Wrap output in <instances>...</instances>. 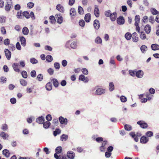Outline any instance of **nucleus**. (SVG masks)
I'll return each instance as SVG.
<instances>
[{
    "label": "nucleus",
    "instance_id": "obj_1",
    "mask_svg": "<svg viewBox=\"0 0 159 159\" xmlns=\"http://www.w3.org/2000/svg\"><path fill=\"white\" fill-rule=\"evenodd\" d=\"M137 124L139 125L140 127L143 129H146L148 127L147 124L143 120L137 121Z\"/></svg>",
    "mask_w": 159,
    "mask_h": 159
},
{
    "label": "nucleus",
    "instance_id": "obj_2",
    "mask_svg": "<svg viewBox=\"0 0 159 159\" xmlns=\"http://www.w3.org/2000/svg\"><path fill=\"white\" fill-rule=\"evenodd\" d=\"M12 7L11 0H7V3L5 8L7 11H9Z\"/></svg>",
    "mask_w": 159,
    "mask_h": 159
},
{
    "label": "nucleus",
    "instance_id": "obj_3",
    "mask_svg": "<svg viewBox=\"0 0 159 159\" xmlns=\"http://www.w3.org/2000/svg\"><path fill=\"white\" fill-rule=\"evenodd\" d=\"M107 140H104L102 143L101 145L99 148L101 152H103L105 151L107 148L106 146L107 144Z\"/></svg>",
    "mask_w": 159,
    "mask_h": 159
},
{
    "label": "nucleus",
    "instance_id": "obj_4",
    "mask_svg": "<svg viewBox=\"0 0 159 159\" xmlns=\"http://www.w3.org/2000/svg\"><path fill=\"white\" fill-rule=\"evenodd\" d=\"M105 93V89L102 88L97 89L95 92V94L97 95H101L104 94Z\"/></svg>",
    "mask_w": 159,
    "mask_h": 159
},
{
    "label": "nucleus",
    "instance_id": "obj_5",
    "mask_svg": "<svg viewBox=\"0 0 159 159\" xmlns=\"http://www.w3.org/2000/svg\"><path fill=\"white\" fill-rule=\"evenodd\" d=\"M60 123L62 125H66L68 123L67 119L64 118L63 117L61 116L59 118Z\"/></svg>",
    "mask_w": 159,
    "mask_h": 159
},
{
    "label": "nucleus",
    "instance_id": "obj_6",
    "mask_svg": "<svg viewBox=\"0 0 159 159\" xmlns=\"http://www.w3.org/2000/svg\"><path fill=\"white\" fill-rule=\"evenodd\" d=\"M117 22L118 24L120 25H123L125 23V19L122 16H120L117 19Z\"/></svg>",
    "mask_w": 159,
    "mask_h": 159
},
{
    "label": "nucleus",
    "instance_id": "obj_7",
    "mask_svg": "<svg viewBox=\"0 0 159 159\" xmlns=\"http://www.w3.org/2000/svg\"><path fill=\"white\" fill-rule=\"evenodd\" d=\"M5 55L7 60L10 59L11 56V52L7 49H5L4 50Z\"/></svg>",
    "mask_w": 159,
    "mask_h": 159
},
{
    "label": "nucleus",
    "instance_id": "obj_8",
    "mask_svg": "<svg viewBox=\"0 0 159 159\" xmlns=\"http://www.w3.org/2000/svg\"><path fill=\"white\" fill-rule=\"evenodd\" d=\"M51 82H52L55 88L59 86V83L57 80L54 78H51L50 79Z\"/></svg>",
    "mask_w": 159,
    "mask_h": 159
},
{
    "label": "nucleus",
    "instance_id": "obj_9",
    "mask_svg": "<svg viewBox=\"0 0 159 159\" xmlns=\"http://www.w3.org/2000/svg\"><path fill=\"white\" fill-rule=\"evenodd\" d=\"M149 141V138L144 136H142L140 138V142L142 143H146Z\"/></svg>",
    "mask_w": 159,
    "mask_h": 159
},
{
    "label": "nucleus",
    "instance_id": "obj_10",
    "mask_svg": "<svg viewBox=\"0 0 159 159\" xmlns=\"http://www.w3.org/2000/svg\"><path fill=\"white\" fill-rule=\"evenodd\" d=\"M93 26L96 30H98L100 26L99 21L97 20H95L93 21Z\"/></svg>",
    "mask_w": 159,
    "mask_h": 159
},
{
    "label": "nucleus",
    "instance_id": "obj_11",
    "mask_svg": "<svg viewBox=\"0 0 159 159\" xmlns=\"http://www.w3.org/2000/svg\"><path fill=\"white\" fill-rule=\"evenodd\" d=\"M79 79L80 80L83 81H84L85 83H87L89 81V79L88 78L85 77L84 75H81L79 76Z\"/></svg>",
    "mask_w": 159,
    "mask_h": 159
},
{
    "label": "nucleus",
    "instance_id": "obj_12",
    "mask_svg": "<svg viewBox=\"0 0 159 159\" xmlns=\"http://www.w3.org/2000/svg\"><path fill=\"white\" fill-rule=\"evenodd\" d=\"M143 75V72L141 70H139L138 71H136V76L138 78H142Z\"/></svg>",
    "mask_w": 159,
    "mask_h": 159
},
{
    "label": "nucleus",
    "instance_id": "obj_13",
    "mask_svg": "<svg viewBox=\"0 0 159 159\" xmlns=\"http://www.w3.org/2000/svg\"><path fill=\"white\" fill-rule=\"evenodd\" d=\"M67 155L68 158L73 159L75 157V154L72 151H69L67 152Z\"/></svg>",
    "mask_w": 159,
    "mask_h": 159
},
{
    "label": "nucleus",
    "instance_id": "obj_14",
    "mask_svg": "<svg viewBox=\"0 0 159 159\" xmlns=\"http://www.w3.org/2000/svg\"><path fill=\"white\" fill-rule=\"evenodd\" d=\"M117 17V14L116 12H114L111 14L110 16V19L111 21H114Z\"/></svg>",
    "mask_w": 159,
    "mask_h": 159
},
{
    "label": "nucleus",
    "instance_id": "obj_15",
    "mask_svg": "<svg viewBox=\"0 0 159 159\" xmlns=\"http://www.w3.org/2000/svg\"><path fill=\"white\" fill-rule=\"evenodd\" d=\"M132 37L133 40L134 42H136L138 41L139 38L136 32L133 33L132 34Z\"/></svg>",
    "mask_w": 159,
    "mask_h": 159
},
{
    "label": "nucleus",
    "instance_id": "obj_16",
    "mask_svg": "<svg viewBox=\"0 0 159 159\" xmlns=\"http://www.w3.org/2000/svg\"><path fill=\"white\" fill-rule=\"evenodd\" d=\"M19 64L17 63H14L12 65V67L14 70L16 72H19L20 70L18 68Z\"/></svg>",
    "mask_w": 159,
    "mask_h": 159
},
{
    "label": "nucleus",
    "instance_id": "obj_17",
    "mask_svg": "<svg viewBox=\"0 0 159 159\" xmlns=\"http://www.w3.org/2000/svg\"><path fill=\"white\" fill-rule=\"evenodd\" d=\"M91 15L89 13L86 14L84 18L85 21L87 22H89L91 20Z\"/></svg>",
    "mask_w": 159,
    "mask_h": 159
},
{
    "label": "nucleus",
    "instance_id": "obj_18",
    "mask_svg": "<svg viewBox=\"0 0 159 159\" xmlns=\"http://www.w3.org/2000/svg\"><path fill=\"white\" fill-rule=\"evenodd\" d=\"M45 88L47 90H51L52 88V83L51 82L48 83L45 85Z\"/></svg>",
    "mask_w": 159,
    "mask_h": 159
},
{
    "label": "nucleus",
    "instance_id": "obj_19",
    "mask_svg": "<svg viewBox=\"0 0 159 159\" xmlns=\"http://www.w3.org/2000/svg\"><path fill=\"white\" fill-rule=\"evenodd\" d=\"M151 48L153 51L159 50V45L157 44H152L151 45Z\"/></svg>",
    "mask_w": 159,
    "mask_h": 159
},
{
    "label": "nucleus",
    "instance_id": "obj_20",
    "mask_svg": "<svg viewBox=\"0 0 159 159\" xmlns=\"http://www.w3.org/2000/svg\"><path fill=\"white\" fill-rule=\"evenodd\" d=\"M44 120V117L43 116L39 117L36 119V122L39 124L43 123Z\"/></svg>",
    "mask_w": 159,
    "mask_h": 159
},
{
    "label": "nucleus",
    "instance_id": "obj_21",
    "mask_svg": "<svg viewBox=\"0 0 159 159\" xmlns=\"http://www.w3.org/2000/svg\"><path fill=\"white\" fill-rule=\"evenodd\" d=\"M151 29L150 26L148 25H147L145 26L144 30L147 34H148L151 31Z\"/></svg>",
    "mask_w": 159,
    "mask_h": 159
},
{
    "label": "nucleus",
    "instance_id": "obj_22",
    "mask_svg": "<svg viewBox=\"0 0 159 159\" xmlns=\"http://www.w3.org/2000/svg\"><path fill=\"white\" fill-rule=\"evenodd\" d=\"M56 9L60 12H63L64 11V8L60 4H58L56 6Z\"/></svg>",
    "mask_w": 159,
    "mask_h": 159
},
{
    "label": "nucleus",
    "instance_id": "obj_23",
    "mask_svg": "<svg viewBox=\"0 0 159 159\" xmlns=\"http://www.w3.org/2000/svg\"><path fill=\"white\" fill-rule=\"evenodd\" d=\"M21 44L24 47L26 45V41L25 38L23 36H22L20 39Z\"/></svg>",
    "mask_w": 159,
    "mask_h": 159
},
{
    "label": "nucleus",
    "instance_id": "obj_24",
    "mask_svg": "<svg viewBox=\"0 0 159 159\" xmlns=\"http://www.w3.org/2000/svg\"><path fill=\"white\" fill-rule=\"evenodd\" d=\"M8 136V134L5 133L4 132H2L0 134V137L4 139H6Z\"/></svg>",
    "mask_w": 159,
    "mask_h": 159
},
{
    "label": "nucleus",
    "instance_id": "obj_25",
    "mask_svg": "<svg viewBox=\"0 0 159 159\" xmlns=\"http://www.w3.org/2000/svg\"><path fill=\"white\" fill-rule=\"evenodd\" d=\"M129 135L132 136V138H133L134 139V141L136 142H137L139 141V139L136 136V135H135V134L134 133L131 132L130 133H129Z\"/></svg>",
    "mask_w": 159,
    "mask_h": 159
},
{
    "label": "nucleus",
    "instance_id": "obj_26",
    "mask_svg": "<svg viewBox=\"0 0 159 159\" xmlns=\"http://www.w3.org/2000/svg\"><path fill=\"white\" fill-rule=\"evenodd\" d=\"M2 154L4 155L6 157H9V152L7 149H5L3 150L2 151Z\"/></svg>",
    "mask_w": 159,
    "mask_h": 159
},
{
    "label": "nucleus",
    "instance_id": "obj_27",
    "mask_svg": "<svg viewBox=\"0 0 159 159\" xmlns=\"http://www.w3.org/2000/svg\"><path fill=\"white\" fill-rule=\"evenodd\" d=\"M62 151V148L61 146L57 147L55 149L56 153L57 154H60L61 153Z\"/></svg>",
    "mask_w": 159,
    "mask_h": 159
},
{
    "label": "nucleus",
    "instance_id": "obj_28",
    "mask_svg": "<svg viewBox=\"0 0 159 159\" xmlns=\"http://www.w3.org/2000/svg\"><path fill=\"white\" fill-rule=\"evenodd\" d=\"M109 88L110 91H112L114 89L115 87L113 82H111L109 83Z\"/></svg>",
    "mask_w": 159,
    "mask_h": 159
},
{
    "label": "nucleus",
    "instance_id": "obj_29",
    "mask_svg": "<svg viewBox=\"0 0 159 159\" xmlns=\"http://www.w3.org/2000/svg\"><path fill=\"white\" fill-rule=\"evenodd\" d=\"M43 127L45 129L48 128L51 125L50 123L48 121L43 122Z\"/></svg>",
    "mask_w": 159,
    "mask_h": 159
},
{
    "label": "nucleus",
    "instance_id": "obj_30",
    "mask_svg": "<svg viewBox=\"0 0 159 159\" xmlns=\"http://www.w3.org/2000/svg\"><path fill=\"white\" fill-rule=\"evenodd\" d=\"M57 22L59 24H61L63 21V18L60 15H57V17H56Z\"/></svg>",
    "mask_w": 159,
    "mask_h": 159
},
{
    "label": "nucleus",
    "instance_id": "obj_31",
    "mask_svg": "<svg viewBox=\"0 0 159 159\" xmlns=\"http://www.w3.org/2000/svg\"><path fill=\"white\" fill-rule=\"evenodd\" d=\"M76 14V11L75 9L74 8H71L70 11V15L71 16H74Z\"/></svg>",
    "mask_w": 159,
    "mask_h": 159
},
{
    "label": "nucleus",
    "instance_id": "obj_32",
    "mask_svg": "<svg viewBox=\"0 0 159 159\" xmlns=\"http://www.w3.org/2000/svg\"><path fill=\"white\" fill-rule=\"evenodd\" d=\"M151 11L153 15L159 14V12L156 10L155 8H152L151 9Z\"/></svg>",
    "mask_w": 159,
    "mask_h": 159
},
{
    "label": "nucleus",
    "instance_id": "obj_33",
    "mask_svg": "<svg viewBox=\"0 0 159 159\" xmlns=\"http://www.w3.org/2000/svg\"><path fill=\"white\" fill-rule=\"evenodd\" d=\"M29 32V30L27 27H24L22 29V32L24 34L27 35Z\"/></svg>",
    "mask_w": 159,
    "mask_h": 159
},
{
    "label": "nucleus",
    "instance_id": "obj_34",
    "mask_svg": "<svg viewBox=\"0 0 159 159\" xmlns=\"http://www.w3.org/2000/svg\"><path fill=\"white\" fill-rule=\"evenodd\" d=\"M68 136L65 134H62L60 138V140L62 141H66L67 140Z\"/></svg>",
    "mask_w": 159,
    "mask_h": 159
},
{
    "label": "nucleus",
    "instance_id": "obj_35",
    "mask_svg": "<svg viewBox=\"0 0 159 159\" xmlns=\"http://www.w3.org/2000/svg\"><path fill=\"white\" fill-rule=\"evenodd\" d=\"M94 14L95 16L98 17L99 16V10L98 7H96L94 10Z\"/></svg>",
    "mask_w": 159,
    "mask_h": 159
},
{
    "label": "nucleus",
    "instance_id": "obj_36",
    "mask_svg": "<svg viewBox=\"0 0 159 159\" xmlns=\"http://www.w3.org/2000/svg\"><path fill=\"white\" fill-rule=\"evenodd\" d=\"M132 35L129 32H127L125 34V37L128 40H130L131 38Z\"/></svg>",
    "mask_w": 159,
    "mask_h": 159
},
{
    "label": "nucleus",
    "instance_id": "obj_37",
    "mask_svg": "<svg viewBox=\"0 0 159 159\" xmlns=\"http://www.w3.org/2000/svg\"><path fill=\"white\" fill-rule=\"evenodd\" d=\"M23 16H24L26 18L29 19L30 18V14L27 11H24L22 13Z\"/></svg>",
    "mask_w": 159,
    "mask_h": 159
},
{
    "label": "nucleus",
    "instance_id": "obj_38",
    "mask_svg": "<svg viewBox=\"0 0 159 159\" xmlns=\"http://www.w3.org/2000/svg\"><path fill=\"white\" fill-rule=\"evenodd\" d=\"M140 49L142 53H144L147 51V47L146 46L143 45L141 47Z\"/></svg>",
    "mask_w": 159,
    "mask_h": 159
},
{
    "label": "nucleus",
    "instance_id": "obj_39",
    "mask_svg": "<svg viewBox=\"0 0 159 159\" xmlns=\"http://www.w3.org/2000/svg\"><path fill=\"white\" fill-rule=\"evenodd\" d=\"M61 133V130L59 129H56L55 130L53 131V134L55 136L57 135V134H59Z\"/></svg>",
    "mask_w": 159,
    "mask_h": 159
},
{
    "label": "nucleus",
    "instance_id": "obj_40",
    "mask_svg": "<svg viewBox=\"0 0 159 159\" xmlns=\"http://www.w3.org/2000/svg\"><path fill=\"white\" fill-rule=\"evenodd\" d=\"M46 61L48 62H51L53 60L52 57L50 55H48L46 57Z\"/></svg>",
    "mask_w": 159,
    "mask_h": 159
},
{
    "label": "nucleus",
    "instance_id": "obj_41",
    "mask_svg": "<svg viewBox=\"0 0 159 159\" xmlns=\"http://www.w3.org/2000/svg\"><path fill=\"white\" fill-rule=\"evenodd\" d=\"M30 62L32 64H36L38 62V61L34 58H31L30 59Z\"/></svg>",
    "mask_w": 159,
    "mask_h": 159
},
{
    "label": "nucleus",
    "instance_id": "obj_42",
    "mask_svg": "<svg viewBox=\"0 0 159 159\" xmlns=\"http://www.w3.org/2000/svg\"><path fill=\"white\" fill-rule=\"evenodd\" d=\"M70 47L73 49L76 48L77 47V45L76 42H73L70 44Z\"/></svg>",
    "mask_w": 159,
    "mask_h": 159
},
{
    "label": "nucleus",
    "instance_id": "obj_43",
    "mask_svg": "<svg viewBox=\"0 0 159 159\" xmlns=\"http://www.w3.org/2000/svg\"><path fill=\"white\" fill-rule=\"evenodd\" d=\"M49 19L51 23L53 24L56 22V20L54 17L53 16H50L49 17Z\"/></svg>",
    "mask_w": 159,
    "mask_h": 159
},
{
    "label": "nucleus",
    "instance_id": "obj_44",
    "mask_svg": "<svg viewBox=\"0 0 159 159\" xmlns=\"http://www.w3.org/2000/svg\"><path fill=\"white\" fill-rule=\"evenodd\" d=\"M7 81V79L3 76L1 77L0 79V82L2 84L6 83Z\"/></svg>",
    "mask_w": 159,
    "mask_h": 159
},
{
    "label": "nucleus",
    "instance_id": "obj_45",
    "mask_svg": "<svg viewBox=\"0 0 159 159\" xmlns=\"http://www.w3.org/2000/svg\"><path fill=\"white\" fill-rule=\"evenodd\" d=\"M78 12L80 14H83L84 13V10L82 7L79 6L78 8Z\"/></svg>",
    "mask_w": 159,
    "mask_h": 159
},
{
    "label": "nucleus",
    "instance_id": "obj_46",
    "mask_svg": "<svg viewBox=\"0 0 159 159\" xmlns=\"http://www.w3.org/2000/svg\"><path fill=\"white\" fill-rule=\"evenodd\" d=\"M140 38L141 39L144 40L146 39V35L144 32H141V33H140Z\"/></svg>",
    "mask_w": 159,
    "mask_h": 159
},
{
    "label": "nucleus",
    "instance_id": "obj_47",
    "mask_svg": "<svg viewBox=\"0 0 159 159\" xmlns=\"http://www.w3.org/2000/svg\"><path fill=\"white\" fill-rule=\"evenodd\" d=\"M95 42L97 43H102V40L99 37H97L95 39Z\"/></svg>",
    "mask_w": 159,
    "mask_h": 159
},
{
    "label": "nucleus",
    "instance_id": "obj_48",
    "mask_svg": "<svg viewBox=\"0 0 159 159\" xmlns=\"http://www.w3.org/2000/svg\"><path fill=\"white\" fill-rule=\"evenodd\" d=\"M125 129L126 130L130 131L132 130V127L130 125L126 124L125 125Z\"/></svg>",
    "mask_w": 159,
    "mask_h": 159
},
{
    "label": "nucleus",
    "instance_id": "obj_49",
    "mask_svg": "<svg viewBox=\"0 0 159 159\" xmlns=\"http://www.w3.org/2000/svg\"><path fill=\"white\" fill-rule=\"evenodd\" d=\"M20 84L23 86H25L27 84V82L26 81L23 79L20 80Z\"/></svg>",
    "mask_w": 159,
    "mask_h": 159
},
{
    "label": "nucleus",
    "instance_id": "obj_50",
    "mask_svg": "<svg viewBox=\"0 0 159 159\" xmlns=\"http://www.w3.org/2000/svg\"><path fill=\"white\" fill-rule=\"evenodd\" d=\"M136 71L134 70H129V72L130 75L133 77H134L136 75Z\"/></svg>",
    "mask_w": 159,
    "mask_h": 159
},
{
    "label": "nucleus",
    "instance_id": "obj_51",
    "mask_svg": "<svg viewBox=\"0 0 159 159\" xmlns=\"http://www.w3.org/2000/svg\"><path fill=\"white\" fill-rule=\"evenodd\" d=\"M21 75L22 77L25 78H26L27 77L28 75L27 74V72L26 71L23 70L21 73Z\"/></svg>",
    "mask_w": 159,
    "mask_h": 159
},
{
    "label": "nucleus",
    "instance_id": "obj_52",
    "mask_svg": "<svg viewBox=\"0 0 159 159\" xmlns=\"http://www.w3.org/2000/svg\"><path fill=\"white\" fill-rule=\"evenodd\" d=\"M1 129L3 131L7 130L8 129V126L6 124H3L1 127Z\"/></svg>",
    "mask_w": 159,
    "mask_h": 159
},
{
    "label": "nucleus",
    "instance_id": "obj_53",
    "mask_svg": "<svg viewBox=\"0 0 159 159\" xmlns=\"http://www.w3.org/2000/svg\"><path fill=\"white\" fill-rule=\"evenodd\" d=\"M22 13V11H21L18 12L16 14L17 17L18 18H22L23 17V16L21 15Z\"/></svg>",
    "mask_w": 159,
    "mask_h": 159
},
{
    "label": "nucleus",
    "instance_id": "obj_54",
    "mask_svg": "<svg viewBox=\"0 0 159 159\" xmlns=\"http://www.w3.org/2000/svg\"><path fill=\"white\" fill-rule=\"evenodd\" d=\"M120 100L122 102H125L127 100V98L124 96H121L120 98Z\"/></svg>",
    "mask_w": 159,
    "mask_h": 159
},
{
    "label": "nucleus",
    "instance_id": "obj_55",
    "mask_svg": "<svg viewBox=\"0 0 159 159\" xmlns=\"http://www.w3.org/2000/svg\"><path fill=\"white\" fill-rule=\"evenodd\" d=\"M32 119L34 120L35 118L34 117L32 116H30V117L27 118V122L29 123H31L32 122Z\"/></svg>",
    "mask_w": 159,
    "mask_h": 159
},
{
    "label": "nucleus",
    "instance_id": "obj_56",
    "mask_svg": "<svg viewBox=\"0 0 159 159\" xmlns=\"http://www.w3.org/2000/svg\"><path fill=\"white\" fill-rule=\"evenodd\" d=\"M111 12V11L110 10L106 11L105 12V16L107 17H110L112 14Z\"/></svg>",
    "mask_w": 159,
    "mask_h": 159
},
{
    "label": "nucleus",
    "instance_id": "obj_57",
    "mask_svg": "<svg viewBox=\"0 0 159 159\" xmlns=\"http://www.w3.org/2000/svg\"><path fill=\"white\" fill-rule=\"evenodd\" d=\"M37 78L39 81H42L43 79V75L42 74H39L37 76Z\"/></svg>",
    "mask_w": 159,
    "mask_h": 159
},
{
    "label": "nucleus",
    "instance_id": "obj_58",
    "mask_svg": "<svg viewBox=\"0 0 159 159\" xmlns=\"http://www.w3.org/2000/svg\"><path fill=\"white\" fill-rule=\"evenodd\" d=\"M146 135L148 137H151L153 135V133L152 131H148L146 133Z\"/></svg>",
    "mask_w": 159,
    "mask_h": 159
},
{
    "label": "nucleus",
    "instance_id": "obj_59",
    "mask_svg": "<svg viewBox=\"0 0 159 159\" xmlns=\"http://www.w3.org/2000/svg\"><path fill=\"white\" fill-rule=\"evenodd\" d=\"M6 19V17L3 16H0V22L1 23H4L5 22Z\"/></svg>",
    "mask_w": 159,
    "mask_h": 159
},
{
    "label": "nucleus",
    "instance_id": "obj_60",
    "mask_svg": "<svg viewBox=\"0 0 159 159\" xmlns=\"http://www.w3.org/2000/svg\"><path fill=\"white\" fill-rule=\"evenodd\" d=\"M34 4L33 2H29L27 3V6L29 8H32L34 6Z\"/></svg>",
    "mask_w": 159,
    "mask_h": 159
},
{
    "label": "nucleus",
    "instance_id": "obj_61",
    "mask_svg": "<svg viewBox=\"0 0 159 159\" xmlns=\"http://www.w3.org/2000/svg\"><path fill=\"white\" fill-rule=\"evenodd\" d=\"M95 140L98 143H100L103 142V139L102 137H99L95 139Z\"/></svg>",
    "mask_w": 159,
    "mask_h": 159
},
{
    "label": "nucleus",
    "instance_id": "obj_62",
    "mask_svg": "<svg viewBox=\"0 0 159 159\" xmlns=\"http://www.w3.org/2000/svg\"><path fill=\"white\" fill-rule=\"evenodd\" d=\"M54 67L57 69H59L60 68V65L58 62H55L54 63Z\"/></svg>",
    "mask_w": 159,
    "mask_h": 159
},
{
    "label": "nucleus",
    "instance_id": "obj_63",
    "mask_svg": "<svg viewBox=\"0 0 159 159\" xmlns=\"http://www.w3.org/2000/svg\"><path fill=\"white\" fill-rule=\"evenodd\" d=\"M31 76L32 77H35L36 76V74L35 70H33L31 71L30 73Z\"/></svg>",
    "mask_w": 159,
    "mask_h": 159
},
{
    "label": "nucleus",
    "instance_id": "obj_64",
    "mask_svg": "<svg viewBox=\"0 0 159 159\" xmlns=\"http://www.w3.org/2000/svg\"><path fill=\"white\" fill-rule=\"evenodd\" d=\"M54 157L56 159H63V156H58L57 154H54Z\"/></svg>",
    "mask_w": 159,
    "mask_h": 159
}]
</instances>
